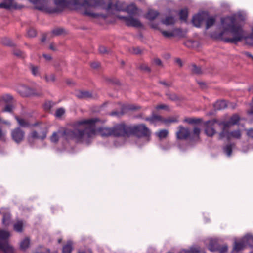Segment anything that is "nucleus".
<instances>
[{
    "mask_svg": "<svg viewBox=\"0 0 253 253\" xmlns=\"http://www.w3.org/2000/svg\"><path fill=\"white\" fill-rule=\"evenodd\" d=\"M65 113V110L63 108H60L56 110L55 116L57 118L61 117Z\"/></svg>",
    "mask_w": 253,
    "mask_h": 253,
    "instance_id": "nucleus-55",
    "label": "nucleus"
},
{
    "mask_svg": "<svg viewBox=\"0 0 253 253\" xmlns=\"http://www.w3.org/2000/svg\"><path fill=\"white\" fill-rule=\"evenodd\" d=\"M229 121L231 122V124L234 125L239 122L240 121V117L238 115L234 114L230 117Z\"/></svg>",
    "mask_w": 253,
    "mask_h": 253,
    "instance_id": "nucleus-44",
    "label": "nucleus"
},
{
    "mask_svg": "<svg viewBox=\"0 0 253 253\" xmlns=\"http://www.w3.org/2000/svg\"><path fill=\"white\" fill-rule=\"evenodd\" d=\"M178 122L176 118L170 117L169 118H164L163 119V123L165 124H168L171 123H177Z\"/></svg>",
    "mask_w": 253,
    "mask_h": 253,
    "instance_id": "nucleus-45",
    "label": "nucleus"
},
{
    "mask_svg": "<svg viewBox=\"0 0 253 253\" xmlns=\"http://www.w3.org/2000/svg\"><path fill=\"white\" fill-rule=\"evenodd\" d=\"M245 248L246 247L242 239H240L239 241L235 240L234 242L233 247L231 253H237L243 251Z\"/></svg>",
    "mask_w": 253,
    "mask_h": 253,
    "instance_id": "nucleus-15",
    "label": "nucleus"
},
{
    "mask_svg": "<svg viewBox=\"0 0 253 253\" xmlns=\"http://www.w3.org/2000/svg\"><path fill=\"white\" fill-rule=\"evenodd\" d=\"M126 25L128 27L136 28H141L143 27V24L138 19L134 18L132 16H129Z\"/></svg>",
    "mask_w": 253,
    "mask_h": 253,
    "instance_id": "nucleus-16",
    "label": "nucleus"
},
{
    "mask_svg": "<svg viewBox=\"0 0 253 253\" xmlns=\"http://www.w3.org/2000/svg\"><path fill=\"white\" fill-rule=\"evenodd\" d=\"M23 224L22 221H18L13 225L14 230L17 232L21 233L23 231Z\"/></svg>",
    "mask_w": 253,
    "mask_h": 253,
    "instance_id": "nucleus-36",
    "label": "nucleus"
},
{
    "mask_svg": "<svg viewBox=\"0 0 253 253\" xmlns=\"http://www.w3.org/2000/svg\"><path fill=\"white\" fill-rule=\"evenodd\" d=\"M160 14V13L156 10L153 9H149L145 15V18L149 21L155 20Z\"/></svg>",
    "mask_w": 253,
    "mask_h": 253,
    "instance_id": "nucleus-23",
    "label": "nucleus"
},
{
    "mask_svg": "<svg viewBox=\"0 0 253 253\" xmlns=\"http://www.w3.org/2000/svg\"><path fill=\"white\" fill-rule=\"evenodd\" d=\"M1 43L2 44L8 46L10 47H13L15 46V44L13 42L8 38H3L1 39Z\"/></svg>",
    "mask_w": 253,
    "mask_h": 253,
    "instance_id": "nucleus-35",
    "label": "nucleus"
},
{
    "mask_svg": "<svg viewBox=\"0 0 253 253\" xmlns=\"http://www.w3.org/2000/svg\"><path fill=\"white\" fill-rule=\"evenodd\" d=\"M161 22L167 26L174 25L175 20L173 16H167L165 19H162Z\"/></svg>",
    "mask_w": 253,
    "mask_h": 253,
    "instance_id": "nucleus-26",
    "label": "nucleus"
},
{
    "mask_svg": "<svg viewBox=\"0 0 253 253\" xmlns=\"http://www.w3.org/2000/svg\"><path fill=\"white\" fill-rule=\"evenodd\" d=\"M14 108V106L11 103H7L2 109L3 112H8L12 113L13 109Z\"/></svg>",
    "mask_w": 253,
    "mask_h": 253,
    "instance_id": "nucleus-37",
    "label": "nucleus"
},
{
    "mask_svg": "<svg viewBox=\"0 0 253 253\" xmlns=\"http://www.w3.org/2000/svg\"><path fill=\"white\" fill-rule=\"evenodd\" d=\"M151 131L144 124L129 126V137L134 135L138 138L149 137Z\"/></svg>",
    "mask_w": 253,
    "mask_h": 253,
    "instance_id": "nucleus-5",
    "label": "nucleus"
},
{
    "mask_svg": "<svg viewBox=\"0 0 253 253\" xmlns=\"http://www.w3.org/2000/svg\"><path fill=\"white\" fill-rule=\"evenodd\" d=\"M44 78L46 82L47 83H53L55 82L56 80V75L53 73H51L49 74H45Z\"/></svg>",
    "mask_w": 253,
    "mask_h": 253,
    "instance_id": "nucleus-32",
    "label": "nucleus"
},
{
    "mask_svg": "<svg viewBox=\"0 0 253 253\" xmlns=\"http://www.w3.org/2000/svg\"><path fill=\"white\" fill-rule=\"evenodd\" d=\"M31 70L32 74L35 76H38L39 74V68L37 66H35L33 65H31Z\"/></svg>",
    "mask_w": 253,
    "mask_h": 253,
    "instance_id": "nucleus-56",
    "label": "nucleus"
},
{
    "mask_svg": "<svg viewBox=\"0 0 253 253\" xmlns=\"http://www.w3.org/2000/svg\"><path fill=\"white\" fill-rule=\"evenodd\" d=\"M82 14L83 15H86L93 18H97L99 16V14L97 13H94L90 11H88L86 10L82 12Z\"/></svg>",
    "mask_w": 253,
    "mask_h": 253,
    "instance_id": "nucleus-46",
    "label": "nucleus"
},
{
    "mask_svg": "<svg viewBox=\"0 0 253 253\" xmlns=\"http://www.w3.org/2000/svg\"><path fill=\"white\" fill-rule=\"evenodd\" d=\"M25 133L20 127L13 129L11 132L12 140L16 143H21L25 138Z\"/></svg>",
    "mask_w": 253,
    "mask_h": 253,
    "instance_id": "nucleus-11",
    "label": "nucleus"
},
{
    "mask_svg": "<svg viewBox=\"0 0 253 253\" xmlns=\"http://www.w3.org/2000/svg\"><path fill=\"white\" fill-rule=\"evenodd\" d=\"M15 119L17 121L19 126L22 127H28L30 126H35L39 124V122H37L33 124H30L28 122L26 121L24 119L20 118L17 116L15 117Z\"/></svg>",
    "mask_w": 253,
    "mask_h": 253,
    "instance_id": "nucleus-18",
    "label": "nucleus"
},
{
    "mask_svg": "<svg viewBox=\"0 0 253 253\" xmlns=\"http://www.w3.org/2000/svg\"><path fill=\"white\" fill-rule=\"evenodd\" d=\"M139 69L146 72L150 73L151 72V69L147 65L142 64L140 65Z\"/></svg>",
    "mask_w": 253,
    "mask_h": 253,
    "instance_id": "nucleus-58",
    "label": "nucleus"
},
{
    "mask_svg": "<svg viewBox=\"0 0 253 253\" xmlns=\"http://www.w3.org/2000/svg\"><path fill=\"white\" fill-rule=\"evenodd\" d=\"M229 136L230 139L231 137L236 139H240L241 137V133L240 130H234L230 132Z\"/></svg>",
    "mask_w": 253,
    "mask_h": 253,
    "instance_id": "nucleus-38",
    "label": "nucleus"
},
{
    "mask_svg": "<svg viewBox=\"0 0 253 253\" xmlns=\"http://www.w3.org/2000/svg\"><path fill=\"white\" fill-rule=\"evenodd\" d=\"M216 123H217V120L216 119L209 120L206 122L207 126L205 129V132L207 136L212 137L216 133L213 127L214 125Z\"/></svg>",
    "mask_w": 253,
    "mask_h": 253,
    "instance_id": "nucleus-14",
    "label": "nucleus"
},
{
    "mask_svg": "<svg viewBox=\"0 0 253 253\" xmlns=\"http://www.w3.org/2000/svg\"><path fill=\"white\" fill-rule=\"evenodd\" d=\"M208 248L212 252H218L219 253H226L228 247L226 244L221 245L218 239H212L209 241Z\"/></svg>",
    "mask_w": 253,
    "mask_h": 253,
    "instance_id": "nucleus-8",
    "label": "nucleus"
},
{
    "mask_svg": "<svg viewBox=\"0 0 253 253\" xmlns=\"http://www.w3.org/2000/svg\"><path fill=\"white\" fill-rule=\"evenodd\" d=\"M179 18L181 20L186 22L188 16V11L187 8L182 9L179 12Z\"/></svg>",
    "mask_w": 253,
    "mask_h": 253,
    "instance_id": "nucleus-25",
    "label": "nucleus"
},
{
    "mask_svg": "<svg viewBox=\"0 0 253 253\" xmlns=\"http://www.w3.org/2000/svg\"><path fill=\"white\" fill-rule=\"evenodd\" d=\"M169 108L168 106L165 104H161L157 106L156 109H164L167 110Z\"/></svg>",
    "mask_w": 253,
    "mask_h": 253,
    "instance_id": "nucleus-62",
    "label": "nucleus"
},
{
    "mask_svg": "<svg viewBox=\"0 0 253 253\" xmlns=\"http://www.w3.org/2000/svg\"><path fill=\"white\" fill-rule=\"evenodd\" d=\"M19 94L22 97H40L42 95V92H37L35 89L26 85H22L18 88Z\"/></svg>",
    "mask_w": 253,
    "mask_h": 253,
    "instance_id": "nucleus-9",
    "label": "nucleus"
},
{
    "mask_svg": "<svg viewBox=\"0 0 253 253\" xmlns=\"http://www.w3.org/2000/svg\"><path fill=\"white\" fill-rule=\"evenodd\" d=\"M202 120L200 118H186L184 120V122L189 124H198L202 122Z\"/></svg>",
    "mask_w": 253,
    "mask_h": 253,
    "instance_id": "nucleus-27",
    "label": "nucleus"
},
{
    "mask_svg": "<svg viewBox=\"0 0 253 253\" xmlns=\"http://www.w3.org/2000/svg\"><path fill=\"white\" fill-rule=\"evenodd\" d=\"M208 16V13L206 12H202L194 15L192 19L193 25L196 27H200Z\"/></svg>",
    "mask_w": 253,
    "mask_h": 253,
    "instance_id": "nucleus-12",
    "label": "nucleus"
},
{
    "mask_svg": "<svg viewBox=\"0 0 253 253\" xmlns=\"http://www.w3.org/2000/svg\"><path fill=\"white\" fill-rule=\"evenodd\" d=\"M178 131L176 132V137L179 140L189 139L191 142H197L200 140L201 129L198 127H194L191 133L188 128L182 126L178 127Z\"/></svg>",
    "mask_w": 253,
    "mask_h": 253,
    "instance_id": "nucleus-4",
    "label": "nucleus"
},
{
    "mask_svg": "<svg viewBox=\"0 0 253 253\" xmlns=\"http://www.w3.org/2000/svg\"><path fill=\"white\" fill-rule=\"evenodd\" d=\"M59 137L56 132H53L51 136L50 137V141L52 142L56 143L59 141Z\"/></svg>",
    "mask_w": 253,
    "mask_h": 253,
    "instance_id": "nucleus-53",
    "label": "nucleus"
},
{
    "mask_svg": "<svg viewBox=\"0 0 253 253\" xmlns=\"http://www.w3.org/2000/svg\"><path fill=\"white\" fill-rule=\"evenodd\" d=\"M232 144H227L223 148V150L224 153H225L227 156L230 157L232 153Z\"/></svg>",
    "mask_w": 253,
    "mask_h": 253,
    "instance_id": "nucleus-34",
    "label": "nucleus"
},
{
    "mask_svg": "<svg viewBox=\"0 0 253 253\" xmlns=\"http://www.w3.org/2000/svg\"><path fill=\"white\" fill-rule=\"evenodd\" d=\"M243 39L246 40H247L249 39H253V27L252 29V33L247 36H243Z\"/></svg>",
    "mask_w": 253,
    "mask_h": 253,
    "instance_id": "nucleus-61",
    "label": "nucleus"
},
{
    "mask_svg": "<svg viewBox=\"0 0 253 253\" xmlns=\"http://www.w3.org/2000/svg\"><path fill=\"white\" fill-rule=\"evenodd\" d=\"M64 32V29L61 28H57L53 29L52 31L53 34L56 36L62 35Z\"/></svg>",
    "mask_w": 253,
    "mask_h": 253,
    "instance_id": "nucleus-49",
    "label": "nucleus"
},
{
    "mask_svg": "<svg viewBox=\"0 0 253 253\" xmlns=\"http://www.w3.org/2000/svg\"><path fill=\"white\" fill-rule=\"evenodd\" d=\"M30 240L29 238H25L20 243V249L22 251H25L30 246Z\"/></svg>",
    "mask_w": 253,
    "mask_h": 253,
    "instance_id": "nucleus-24",
    "label": "nucleus"
},
{
    "mask_svg": "<svg viewBox=\"0 0 253 253\" xmlns=\"http://www.w3.org/2000/svg\"><path fill=\"white\" fill-rule=\"evenodd\" d=\"M169 131L167 129H161L158 132L155 133V135L159 137L160 139H165L167 137Z\"/></svg>",
    "mask_w": 253,
    "mask_h": 253,
    "instance_id": "nucleus-31",
    "label": "nucleus"
},
{
    "mask_svg": "<svg viewBox=\"0 0 253 253\" xmlns=\"http://www.w3.org/2000/svg\"><path fill=\"white\" fill-rule=\"evenodd\" d=\"M125 110L126 108L124 106H123L121 108V109L120 111H112L110 115L112 116H117L118 117H120L122 116L125 113Z\"/></svg>",
    "mask_w": 253,
    "mask_h": 253,
    "instance_id": "nucleus-33",
    "label": "nucleus"
},
{
    "mask_svg": "<svg viewBox=\"0 0 253 253\" xmlns=\"http://www.w3.org/2000/svg\"><path fill=\"white\" fill-rule=\"evenodd\" d=\"M161 33L165 37L167 38H169L173 37V35L172 33V32H169L167 31L162 30Z\"/></svg>",
    "mask_w": 253,
    "mask_h": 253,
    "instance_id": "nucleus-59",
    "label": "nucleus"
},
{
    "mask_svg": "<svg viewBox=\"0 0 253 253\" xmlns=\"http://www.w3.org/2000/svg\"><path fill=\"white\" fill-rule=\"evenodd\" d=\"M104 2L103 4L100 6L102 9L106 10L107 11H109L112 9H114L117 11H125L126 7L124 2H122L119 1H116L115 4H113L112 2L108 3L106 7L104 6L105 2L104 0H102ZM97 6L96 7H98Z\"/></svg>",
    "mask_w": 253,
    "mask_h": 253,
    "instance_id": "nucleus-10",
    "label": "nucleus"
},
{
    "mask_svg": "<svg viewBox=\"0 0 253 253\" xmlns=\"http://www.w3.org/2000/svg\"><path fill=\"white\" fill-rule=\"evenodd\" d=\"M102 123L98 118L80 120L74 123L73 129H66L62 132V136L66 140H75L77 143L89 144L96 134V125Z\"/></svg>",
    "mask_w": 253,
    "mask_h": 253,
    "instance_id": "nucleus-1",
    "label": "nucleus"
},
{
    "mask_svg": "<svg viewBox=\"0 0 253 253\" xmlns=\"http://www.w3.org/2000/svg\"><path fill=\"white\" fill-rule=\"evenodd\" d=\"M138 10V9L135 4L131 3L126 7L125 12L131 15H135L137 13Z\"/></svg>",
    "mask_w": 253,
    "mask_h": 253,
    "instance_id": "nucleus-21",
    "label": "nucleus"
},
{
    "mask_svg": "<svg viewBox=\"0 0 253 253\" xmlns=\"http://www.w3.org/2000/svg\"><path fill=\"white\" fill-rule=\"evenodd\" d=\"M10 234L8 231L0 230V253H13L14 249L8 242Z\"/></svg>",
    "mask_w": 253,
    "mask_h": 253,
    "instance_id": "nucleus-6",
    "label": "nucleus"
},
{
    "mask_svg": "<svg viewBox=\"0 0 253 253\" xmlns=\"http://www.w3.org/2000/svg\"><path fill=\"white\" fill-rule=\"evenodd\" d=\"M37 32L35 29L33 28H30L27 31V35L29 37H34L36 36Z\"/></svg>",
    "mask_w": 253,
    "mask_h": 253,
    "instance_id": "nucleus-57",
    "label": "nucleus"
},
{
    "mask_svg": "<svg viewBox=\"0 0 253 253\" xmlns=\"http://www.w3.org/2000/svg\"><path fill=\"white\" fill-rule=\"evenodd\" d=\"M227 106L226 102L225 100L217 101L214 104V107L216 110L225 109Z\"/></svg>",
    "mask_w": 253,
    "mask_h": 253,
    "instance_id": "nucleus-29",
    "label": "nucleus"
},
{
    "mask_svg": "<svg viewBox=\"0 0 253 253\" xmlns=\"http://www.w3.org/2000/svg\"><path fill=\"white\" fill-rule=\"evenodd\" d=\"M98 50L101 54H109L111 51L110 49L108 50L105 46L103 45H100L99 46Z\"/></svg>",
    "mask_w": 253,
    "mask_h": 253,
    "instance_id": "nucleus-50",
    "label": "nucleus"
},
{
    "mask_svg": "<svg viewBox=\"0 0 253 253\" xmlns=\"http://www.w3.org/2000/svg\"><path fill=\"white\" fill-rule=\"evenodd\" d=\"M129 52L133 54L139 55L142 53L143 49L139 47H133L129 49Z\"/></svg>",
    "mask_w": 253,
    "mask_h": 253,
    "instance_id": "nucleus-41",
    "label": "nucleus"
},
{
    "mask_svg": "<svg viewBox=\"0 0 253 253\" xmlns=\"http://www.w3.org/2000/svg\"><path fill=\"white\" fill-rule=\"evenodd\" d=\"M29 0L36 5L35 9L42 11L45 10L50 14L62 12L65 8L79 10L82 7L86 9L88 7L95 8L97 6H101L104 3L102 0H54V4L57 7L46 8L48 0Z\"/></svg>",
    "mask_w": 253,
    "mask_h": 253,
    "instance_id": "nucleus-2",
    "label": "nucleus"
},
{
    "mask_svg": "<svg viewBox=\"0 0 253 253\" xmlns=\"http://www.w3.org/2000/svg\"><path fill=\"white\" fill-rule=\"evenodd\" d=\"M13 53L15 56H16L18 57H20V58H24V52L19 49H15L13 50Z\"/></svg>",
    "mask_w": 253,
    "mask_h": 253,
    "instance_id": "nucleus-51",
    "label": "nucleus"
},
{
    "mask_svg": "<svg viewBox=\"0 0 253 253\" xmlns=\"http://www.w3.org/2000/svg\"><path fill=\"white\" fill-rule=\"evenodd\" d=\"M171 32L173 35V37L180 36L182 33V29L178 28L173 29Z\"/></svg>",
    "mask_w": 253,
    "mask_h": 253,
    "instance_id": "nucleus-54",
    "label": "nucleus"
},
{
    "mask_svg": "<svg viewBox=\"0 0 253 253\" xmlns=\"http://www.w3.org/2000/svg\"><path fill=\"white\" fill-rule=\"evenodd\" d=\"M97 130L103 137L112 136V127H100Z\"/></svg>",
    "mask_w": 253,
    "mask_h": 253,
    "instance_id": "nucleus-20",
    "label": "nucleus"
},
{
    "mask_svg": "<svg viewBox=\"0 0 253 253\" xmlns=\"http://www.w3.org/2000/svg\"><path fill=\"white\" fill-rule=\"evenodd\" d=\"M47 133V130L45 127L42 129V131L40 133V134H38L37 131H33L28 137V142L30 143L32 140L38 139L43 140L46 138Z\"/></svg>",
    "mask_w": 253,
    "mask_h": 253,
    "instance_id": "nucleus-13",
    "label": "nucleus"
},
{
    "mask_svg": "<svg viewBox=\"0 0 253 253\" xmlns=\"http://www.w3.org/2000/svg\"><path fill=\"white\" fill-rule=\"evenodd\" d=\"M112 130L114 137H129V125L124 123L116 124L112 127Z\"/></svg>",
    "mask_w": 253,
    "mask_h": 253,
    "instance_id": "nucleus-7",
    "label": "nucleus"
},
{
    "mask_svg": "<svg viewBox=\"0 0 253 253\" xmlns=\"http://www.w3.org/2000/svg\"><path fill=\"white\" fill-rule=\"evenodd\" d=\"M192 72L193 74L200 75L202 74V70L201 67L199 66H197L195 64L192 65Z\"/></svg>",
    "mask_w": 253,
    "mask_h": 253,
    "instance_id": "nucleus-42",
    "label": "nucleus"
},
{
    "mask_svg": "<svg viewBox=\"0 0 253 253\" xmlns=\"http://www.w3.org/2000/svg\"><path fill=\"white\" fill-rule=\"evenodd\" d=\"M75 96L79 99H87L93 98L92 94L87 90H78L76 91Z\"/></svg>",
    "mask_w": 253,
    "mask_h": 253,
    "instance_id": "nucleus-17",
    "label": "nucleus"
},
{
    "mask_svg": "<svg viewBox=\"0 0 253 253\" xmlns=\"http://www.w3.org/2000/svg\"><path fill=\"white\" fill-rule=\"evenodd\" d=\"M205 21H206V29L207 30L214 24L215 18L213 17H209L208 15Z\"/></svg>",
    "mask_w": 253,
    "mask_h": 253,
    "instance_id": "nucleus-28",
    "label": "nucleus"
},
{
    "mask_svg": "<svg viewBox=\"0 0 253 253\" xmlns=\"http://www.w3.org/2000/svg\"><path fill=\"white\" fill-rule=\"evenodd\" d=\"M13 97L10 94H5L1 97V99L6 103H10L13 100Z\"/></svg>",
    "mask_w": 253,
    "mask_h": 253,
    "instance_id": "nucleus-47",
    "label": "nucleus"
},
{
    "mask_svg": "<svg viewBox=\"0 0 253 253\" xmlns=\"http://www.w3.org/2000/svg\"><path fill=\"white\" fill-rule=\"evenodd\" d=\"M190 253H199L200 250L199 248L196 247H191L190 250H188Z\"/></svg>",
    "mask_w": 253,
    "mask_h": 253,
    "instance_id": "nucleus-60",
    "label": "nucleus"
},
{
    "mask_svg": "<svg viewBox=\"0 0 253 253\" xmlns=\"http://www.w3.org/2000/svg\"><path fill=\"white\" fill-rule=\"evenodd\" d=\"M218 125L219 126H223V128H224L225 129H226V128H228L231 126L234 125L233 124H231V122L229 120L228 121L220 122L218 123Z\"/></svg>",
    "mask_w": 253,
    "mask_h": 253,
    "instance_id": "nucleus-48",
    "label": "nucleus"
},
{
    "mask_svg": "<svg viewBox=\"0 0 253 253\" xmlns=\"http://www.w3.org/2000/svg\"><path fill=\"white\" fill-rule=\"evenodd\" d=\"M10 220V215L9 213H3L2 218V223L3 224L7 225L9 224Z\"/></svg>",
    "mask_w": 253,
    "mask_h": 253,
    "instance_id": "nucleus-43",
    "label": "nucleus"
},
{
    "mask_svg": "<svg viewBox=\"0 0 253 253\" xmlns=\"http://www.w3.org/2000/svg\"><path fill=\"white\" fill-rule=\"evenodd\" d=\"M229 134L230 132L228 130L222 128V131L219 134V139H222L225 137H226L228 139H230Z\"/></svg>",
    "mask_w": 253,
    "mask_h": 253,
    "instance_id": "nucleus-40",
    "label": "nucleus"
},
{
    "mask_svg": "<svg viewBox=\"0 0 253 253\" xmlns=\"http://www.w3.org/2000/svg\"><path fill=\"white\" fill-rule=\"evenodd\" d=\"M53 106V103L51 101H48L44 104V109L46 111H49Z\"/></svg>",
    "mask_w": 253,
    "mask_h": 253,
    "instance_id": "nucleus-52",
    "label": "nucleus"
},
{
    "mask_svg": "<svg viewBox=\"0 0 253 253\" xmlns=\"http://www.w3.org/2000/svg\"><path fill=\"white\" fill-rule=\"evenodd\" d=\"M129 16H121V15H117V18L120 20H124L125 23H126Z\"/></svg>",
    "mask_w": 253,
    "mask_h": 253,
    "instance_id": "nucleus-63",
    "label": "nucleus"
},
{
    "mask_svg": "<svg viewBox=\"0 0 253 253\" xmlns=\"http://www.w3.org/2000/svg\"><path fill=\"white\" fill-rule=\"evenodd\" d=\"M166 95L168 98L171 101H176L180 100V98L175 93H167Z\"/></svg>",
    "mask_w": 253,
    "mask_h": 253,
    "instance_id": "nucleus-39",
    "label": "nucleus"
},
{
    "mask_svg": "<svg viewBox=\"0 0 253 253\" xmlns=\"http://www.w3.org/2000/svg\"><path fill=\"white\" fill-rule=\"evenodd\" d=\"M247 135L249 137L253 138V128H251L248 130Z\"/></svg>",
    "mask_w": 253,
    "mask_h": 253,
    "instance_id": "nucleus-64",
    "label": "nucleus"
},
{
    "mask_svg": "<svg viewBox=\"0 0 253 253\" xmlns=\"http://www.w3.org/2000/svg\"><path fill=\"white\" fill-rule=\"evenodd\" d=\"M236 18L234 15L221 18L223 30L220 32H214L211 37L225 43L237 44L243 39L244 31L240 25L235 24Z\"/></svg>",
    "mask_w": 253,
    "mask_h": 253,
    "instance_id": "nucleus-3",
    "label": "nucleus"
},
{
    "mask_svg": "<svg viewBox=\"0 0 253 253\" xmlns=\"http://www.w3.org/2000/svg\"><path fill=\"white\" fill-rule=\"evenodd\" d=\"M243 242L246 247H249L251 248H253V235L250 234H247L242 238Z\"/></svg>",
    "mask_w": 253,
    "mask_h": 253,
    "instance_id": "nucleus-19",
    "label": "nucleus"
},
{
    "mask_svg": "<svg viewBox=\"0 0 253 253\" xmlns=\"http://www.w3.org/2000/svg\"><path fill=\"white\" fill-rule=\"evenodd\" d=\"M164 118L161 116L153 114L151 117H147L145 120L149 121L151 124H154L156 122H161L163 123Z\"/></svg>",
    "mask_w": 253,
    "mask_h": 253,
    "instance_id": "nucleus-22",
    "label": "nucleus"
},
{
    "mask_svg": "<svg viewBox=\"0 0 253 253\" xmlns=\"http://www.w3.org/2000/svg\"><path fill=\"white\" fill-rule=\"evenodd\" d=\"M73 250L72 242L71 241H68L66 245H64L62 248L63 253H71Z\"/></svg>",
    "mask_w": 253,
    "mask_h": 253,
    "instance_id": "nucleus-30",
    "label": "nucleus"
}]
</instances>
